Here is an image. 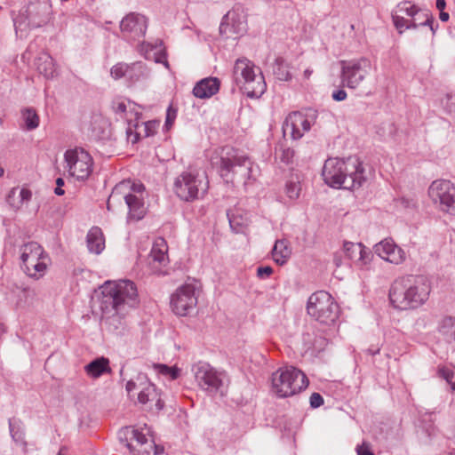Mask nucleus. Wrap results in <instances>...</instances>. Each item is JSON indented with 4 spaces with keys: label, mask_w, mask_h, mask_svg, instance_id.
<instances>
[{
    "label": "nucleus",
    "mask_w": 455,
    "mask_h": 455,
    "mask_svg": "<svg viewBox=\"0 0 455 455\" xmlns=\"http://www.w3.org/2000/svg\"><path fill=\"white\" fill-rule=\"evenodd\" d=\"M102 318L115 329L125 324L130 310L139 304L135 283L130 280L108 281L100 287Z\"/></svg>",
    "instance_id": "nucleus-1"
},
{
    "label": "nucleus",
    "mask_w": 455,
    "mask_h": 455,
    "mask_svg": "<svg viewBox=\"0 0 455 455\" xmlns=\"http://www.w3.org/2000/svg\"><path fill=\"white\" fill-rule=\"evenodd\" d=\"M431 290V283L425 276L403 277L391 285L389 301L398 310L417 309L427 303Z\"/></svg>",
    "instance_id": "nucleus-2"
},
{
    "label": "nucleus",
    "mask_w": 455,
    "mask_h": 455,
    "mask_svg": "<svg viewBox=\"0 0 455 455\" xmlns=\"http://www.w3.org/2000/svg\"><path fill=\"white\" fill-rule=\"evenodd\" d=\"M322 176L325 184L333 188L355 189L365 180L362 163L355 157L327 159Z\"/></svg>",
    "instance_id": "nucleus-3"
},
{
    "label": "nucleus",
    "mask_w": 455,
    "mask_h": 455,
    "mask_svg": "<svg viewBox=\"0 0 455 455\" xmlns=\"http://www.w3.org/2000/svg\"><path fill=\"white\" fill-rule=\"evenodd\" d=\"M258 172V166L245 155L232 148L221 149L220 174L227 183L247 186Z\"/></svg>",
    "instance_id": "nucleus-4"
},
{
    "label": "nucleus",
    "mask_w": 455,
    "mask_h": 455,
    "mask_svg": "<svg viewBox=\"0 0 455 455\" xmlns=\"http://www.w3.org/2000/svg\"><path fill=\"white\" fill-rule=\"evenodd\" d=\"M146 196L147 193L142 183L124 180L114 188L107 203L108 209L111 210L113 204L124 199L129 209L128 220L138 221L147 213Z\"/></svg>",
    "instance_id": "nucleus-5"
},
{
    "label": "nucleus",
    "mask_w": 455,
    "mask_h": 455,
    "mask_svg": "<svg viewBox=\"0 0 455 455\" xmlns=\"http://www.w3.org/2000/svg\"><path fill=\"white\" fill-rule=\"evenodd\" d=\"M308 385L303 371L293 366H283L271 377V390L278 397H289L304 390Z\"/></svg>",
    "instance_id": "nucleus-6"
},
{
    "label": "nucleus",
    "mask_w": 455,
    "mask_h": 455,
    "mask_svg": "<svg viewBox=\"0 0 455 455\" xmlns=\"http://www.w3.org/2000/svg\"><path fill=\"white\" fill-rule=\"evenodd\" d=\"M174 193L182 201L192 202L204 196L209 189L205 172L189 169L181 172L174 181Z\"/></svg>",
    "instance_id": "nucleus-7"
},
{
    "label": "nucleus",
    "mask_w": 455,
    "mask_h": 455,
    "mask_svg": "<svg viewBox=\"0 0 455 455\" xmlns=\"http://www.w3.org/2000/svg\"><path fill=\"white\" fill-rule=\"evenodd\" d=\"M234 76L236 83L242 84L244 92L250 98H259L266 91L267 84L260 68L246 58L236 60L234 66Z\"/></svg>",
    "instance_id": "nucleus-8"
},
{
    "label": "nucleus",
    "mask_w": 455,
    "mask_h": 455,
    "mask_svg": "<svg viewBox=\"0 0 455 455\" xmlns=\"http://www.w3.org/2000/svg\"><path fill=\"white\" fill-rule=\"evenodd\" d=\"M19 253L20 267L28 276L38 280L46 274L51 259L40 244L36 242L24 243Z\"/></svg>",
    "instance_id": "nucleus-9"
},
{
    "label": "nucleus",
    "mask_w": 455,
    "mask_h": 455,
    "mask_svg": "<svg viewBox=\"0 0 455 455\" xmlns=\"http://www.w3.org/2000/svg\"><path fill=\"white\" fill-rule=\"evenodd\" d=\"M150 428L125 427L118 432L120 441L124 442L131 455H156L157 450L153 440L149 439Z\"/></svg>",
    "instance_id": "nucleus-10"
},
{
    "label": "nucleus",
    "mask_w": 455,
    "mask_h": 455,
    "mask_svg": "<svg viewBox=\"0 0 455 455\" xmlns=\"http://www.w3.org/2000/svg\"><path fill=\"white\" fill-rule=\"evenodd\" d=\"M125 388L130 396H134L132 393L138 390V403L148 405L150 411H160L164 407L160 393L145 374H139L135 379L129 380Z\"/></svg>",
    "instance_id": "nucleus-11"
},
{
    "label": "nucleus",
    "mask_w": 455,
    "mask_h": 455,
    "mask_svg": "<svg viewBox=\"0 0 455 455\" xmlns=\"http://www.w3.org/2000/svg\"><path fill=\"white\" fill-rule=\"evenodd\" d=\"M307 310L310 316L323 323L334 322L339 312L333 298L324 291H316L309 297Z\"/></svg>",
    "instance_id": "nucleus-12"
},
{
    "label": "nucleus",
    "mask_w": 455,
    "mask_h": 455,
    "mask_svg": "<svg viewBox=\"0 0 455 455\" xmlns=\"http://www.w3.org/2000/svg\"><path fill=\"white\" fill-rule=\"evenodd\" d=\"M193 371L200 388L210 394H224L228 380L225 372L217 371L206 363L196 364Z\"/></svg>",
    "instance_id": "nucleus-13"
},
{
    "label": "nucleus",
    "mask_w": 455,
    "mask_h": 455,
    "mask_svg": "<svg viewBox=\"0 0 455 455\" xmlns=\"http://www.w3.org/2000/svg\"><path fill=\"white\" fill-rule=\"evenodd\" d=\"M341 82L343 85L356 89L364 81L372 69L371 61L367 58L340 61Z\"/></svg>",
    "instance_id": "nucleus-14"
},
{
    "label": "nucleus",
    "mask_w": 455,
    "mask_h": 455,
    "mask_svg": "<svg viewBox=\"0 0 455 455\" xmlns=\"http://www.w3.org/2000/svg\"><path fill=\"white\" fill-rule=\"evenodd\" d=\"M64 158L70 176L78 180L89 178L92 172L93 160L86 150L82 148L68 149Z\"/></svg>",
    "instance_id": "nucleus-15"
},
{
    "label": "nucleus",
    "mask_w": 455,
    "mask_h": 455,
    "mask_svg": "<svg viewBox=\"0 0 455 455\" xmlns=\"http://www.w3.org/2000/svg\"><path fill=\"white\" fill-rule=\"evenodd\" d=\"M428 196L440 211L455 215V186L451 181H433L428 188Z\"/></svg>",
    "instance_id": "nucleus-16"
},
{
    "label": "nucleus",
    "mask_w": 455,
    "mask_h": 455,
    "mask_svg": "<svg viewBox=\"0 0 455 455\" xmlns=\"http://www.w3.org/2000/svg\"><path fill=\"white\" fill-rule=\"evenodd\" d=\"M316 119V112L312 109L295 111L287 116L283 124V132L292 140L301 139Z\"/></svg>",
    "instance_id": "nucleus-17"
},
{
    "label": "nucleus",
    "mask_w": 455,
    "mask_h": 455,
    "mask_svg": "<svg viewBox=\"0 0 455 455\" xmlns=\"http://www.w3.org/2000/svg\"><path fill=\"white\" fill-rule=\"evenodd\" d=\"M196 305V287L192 283L180 286L171 297V307L177 315H189L195 311Z\"/></svg>",
    "instance_id": "nucleus-18"
},
{
    "label": "nucleus",
    "mask_w": 455,
    "mask_h": 455,
    "mask_svg": "<svg viewBox=\"0 0 455 455\" xmlns=\"http://www.w3.org/2000/svg\"><path fill=\"white\" fill-rule=\"evenodd\" d=\"M246 14L241 6L230 10L222 19L220 32L227 38H236L246 32Z\"/></svg>",
    "instance_id": "nucleus-19"
},
{
    "label": "nucleus",
    "mask_w": 455,
    "mask_h": 455,
    "mask_svg": "<svg viewBox=\"0 0 455 455\" xmlns=\"http://www.w3.org/2000/svg\"><path fill=\"white\" fill-rule=\"evenodd\" d=\"M28 26L40 28L46 25L52 16L51 0H37L31 3L28 10Z\"/></svg>",
    "instance_id": "nucleus-20"
},
{
    "label": "nucleus",
    "mask_w": 455,
    "mask_h": 455,
    "mask_svg": "<svg viewBox=\"0 0 455 455\" xmlns=\"http://www.w3.org/2000/svg\"><path fill=\"white\" fill-rule=\"evenodd\" d=\"M147 29V19L139 13H129L120 22V30L124 37L137 39L144 36Z\"/></svg>",
    "instance_id": "nucleus-21"
},
{
    "label": "nucleus",
    "mask_w": 455,
    "mask_h": 455,
    "mask_svg": "<svg viewBox=\"0 0 455 455\" xmlns=\"http://www.w3.org/2000/svg\"><path fill=\"white\" fill-rule=\"evenodd\" d=\"M112 110L118 119L127 122L128 126L137 121L141 115V108L139 105L121 97L113 100Z\"/></svg>",
    "instance_id": "nucleus-22"
},
{
    "label": "nucleus",
    "mask_w": 455,
    "mask_h": 455,
    "mask_svg": "<svg viewBox=\"0 0 455 455\" xmlns=\"http://www.w3.org/2000/svg\"><path fill=\"white\" fill-rule=\"evenodd\" d=\"M377 255L393 264H400L405 259V252L391 239H385L374 246Z\"/></svg>",
    "instance_id": "nucleus-23"
},
{
    "label": "nucleus",
    "mask_w": 455,
    "mask_h": 455,
    "mask_svg": "<svg viewBox=\"0 0 455 455\" xmlns=\"http://www.w3.org/2000/svg\"><path fill=\"white\" fill-rule=\"evenodd\" d=\"M168 246L164 238H157L155 240L149 257L148 264L154 273H160L162 267L168 263Z\"/></svg>",
    "instance_id": "nucleus-24"
},
{
    "label": "nucleus",
    "mask_w": 455,
    "mask_h": 455,
    "mask_svg": "<svg viewBox=\"0 0 455 455\" xmlns=\"http://www.w3.org/2000/svg\"><path fill=\"white\" fill-rule=\"evenodd\" d=\"M159 127L158 121L133 122L127 127V138L132 143L137 142L140 138H147L156 133Z\"/></svg>",
    "instance_id": "nucleus-25"
},
{
    "label": "nucleus",
    "mask_w": 455,
    "mask_h": 455,
    "mask_svg": "<svg viewBox=\"0 0 455 455\" xmlns=\"http://www.w3.org/2000/svg\"><path fill=\"white\" fill-rule=\"evenodd\" d=\"M220 86V82L217 77H206L196 83L193 94L198 99H209L219 92Z\"/></svg>",
    "instance_id": "nucleus-26"
},
{
    "label": "nucleus",
    "mask_w": 455,
    "mask_h": 455,
    "mask_svg": "<svg viewBox=\"0 0 455 455\" xmlns=\"http://www.w3.org/2000/svg\"><path fill=\"white\" fill-rule=\"evenodd\" d=\"M140 52L148 60H154L156 63H163L166 68H169V63L166 60V52L162 47L161 43L151 44L143 43L140 46Z\"/></svg>",
    "instance_id": "nucleus-27"
},
{
    "label": "nucleus",
    "mask_w": 455,
    "mask_h": 455,
    "mask_svg": "<svg viewBox=\"0 0 455 455\" xmlns=\"http://www.w3.org/2000/svg\"><path fill=\"white\" fill-rule=\"evenodd\" d=\"M32 197V192L27 188H13L7 195L6 202L13 211H19Z\"/></svg>",
    "instance_id": "nucleus-28"
},
{
    "label": "nucleus",
    "mask_w": 455,
    "mask_h": 455,
    "mask_svg": "<svg viewBox=\"0 0 455 455\" xmlns=\"http://www.w3.org/2000/svg\"><path fill=\"white\" fill-rule=\"evenodd\" d=\"M87 245L90 251L100 254L105 248V238L102 230L98 227L90 229L87 235Z\"/></svg>",
    "instance_id": "nucleus-29"
},
{
    "label": "nucleus",
    "mask_w": 455,
    "mask_h": 455,
    "mask_svg": "<svg viewBox=\"0 0 455 455\" xmlns=\"http://www.w3.org/2000/svg\"><path fill=\"white\" fill-rule=\"evenodd\" d=\"M84 371L89 377L97 379L110 371L109 360L105 357H99L85 365Z\"/></svg>",
    "instance_id": "nucleus-30"
},
{
    "label": "nucleus",
    "mask_w": 455,
    "mask_h": 455,
    "mask_svg": "<svg viewBox=\"0 0 455 455\" xmlns=\"http://www.w3.org/2000/svg\"><path fill=\"white\" fill-rule=\"evenodd\" d=\"M228 217L231 228L236 233L243 232L250 222L248 213L240 209L229 212Z\"/></svg>",
    "instance_id": "nucleus-31"
},
{
    "label": "nucleus",
    "mask_w": 455,
    "mask_h": 455,
    "mask_svg": "<svg viewBox=\"0 0 455 455\" xmlns=\"http://www.w3.org/2000/svg\"><path fill=\"white\" fill-rule=\"evenodd\" d=\"M36 69L45 78H52L56 74V68L52 58L46 52H42L36 60Z\"/></svg>",
    "instance_id": "nucleus-32"
},
{
    "label": "nucleus",
    "mask_w": 455,
    "mask_h": 455,
    "mask_svg": "<svg viewBox=\"0 0 455 455\" xmlns=\"http://www.w3.org/2000/svg\"><path fill=\"white\" fill-rule=\"evenodd\" d=\"M291 250L285 239L277 240L272 250L273 259L279 265L284 264L290 258Z\"/></svg>",
    "instance_id": "nucleus-33"
},
{
    "label": "nucleus",
    "mask_w": 455,
    "mask_h": 455,
    "mask_svg": "<svg viewBox=\"0 0 455 455\" xmlns=\"http://www.w3.org/2000/svg\"><path fill=\"white\" fill-rule=\"evenodd\" d=\"M149 76V71L142 62H134L130 65L127 72L126 80L131 84L146 80Z\"/></svg>",
    "instance_id": "nucleus-34"
},
{
    "label": "nucleus",
    "mask_w": 455,
    "mask_h": 455,
    "mask_svg": "<svg viewBox=\"0 0 455 455\" xmlns=\"http://www.w3.org/2000/svg\"><path fill=\"white\" fill-rule=\"evenodd\" d=\"M301 186L299 178L296 177L289 180L284 187L283 193L285 196V203L292 204L300 196Z\"/></svg>",
    "instance_id": "nucleus-35"
},
{
    "label": "nucleus",
    "mask_w": 455,
    "mask_h": 455,
    "mask_svg": "<svg viewBox=\"0 0 455 455\" xmlns=\"http://www.w3.org/2000/svg\"><path fill=\"white\" fill-rule=\"evenodd\" d=\"M372 259L373 255L371 250L365 247L353 261L352 265L359 271H368L371 268Z\"/></svg>",
    "instance_id": "nucleus-36"
},
{
    "label": "nucleus",
    "mask_w": 455,
    "mask_h": 455,
    "mask_svg": "<svg viewBox=\"0 0 455 455\" xmlns=\"http://www.w3.org/2000/svg\"><path fill=\"white\" fill-rule=\"evenodd\" d=\"M392 20L395 28L401 34L405 29L409 28H416L418 24L415 22L414 19L407 20L403 15L395 14L392 12Z\"/></svg>",
    "instance_id": "nucleus-37"
},
{
    "label": "nucleus",
    "mask_w": 455,
    "mask_h": 455,
    "mask_svg": "<svg viewBox=\"0 0 455 455\" xmlns=\"http://www.w3.org/2000/svg\"><path fill=\"white\" fill-rule=\"evenodd\" d=\"M154 369L157 374H160L169 380H174L180 376L181 370L176 366H167L165 364H155Z\"/></svg>",
    "instance_id": "nucleus-38"
},
{
    "label": "nucleus",
    "mask_w": 455,
    "mask_h": 455,
    "mask_svg": "<svg viewBox=\"0 0 455 455\" xmlns=\"http://www.w3.org/2000/svg\"><path fill=\"white\" fill-rule=\"evenodd\" d=\"M419 11V8L410 1H403L396 5L393 13L413 18Z\"/></svg>",
    "instance_id": "nucleus-39"
},
{
    "label": "nucleus",
    "mask_w": 455,
    "mask_h": 455,
    "mask_svg": "<svg viewBox=\"0 0 455 455\" xmlns=\"http://www.w3.org/2000/svg\"><path fill=\"white\" fill-rule=\"evenodd\" d=\"M108 122L101 116H95L92 123V133L97 138L104 137L107 131L108 130Z\"/></svg>",
    "instance_id": "nucleus-40"
},
{
    "label": "nucleus",
    "mask_w": 455,
    "mask_h": 455,
    "mask_svg": "<svg viewBox=\"0 0 455 455\" xmlns=\"http://www.w3.org/2000/svg\"><path fill=\"white\" fill-rule=\"evenodd\" d=\"M365 248V246L361 243H355L352 242H345L343 243V250L346 256L353 262L361 251Z\"/></svg>",
    "instance_id": "nucleus-41"
},
{
    "label": "nucleus",
    "mask_w": 455,
    "mask_h": 455,
    "mask_svg": "<svg viewBox=\"0 0 455 455\" xmlns=\"http://www.w3.org/2000/svg\"><path fill=\"white\" fill-rule=\"evenodd\" d=\"M22 118L28 130H34L39 125V116L32 108L23 110Z\"/></svg>",
    "instance_id": "nucleus-42"
},
{
    "label": "nucleus",
    "mask_w": 455,
    "mask_h": 455,
    "mask_svg": "<svg viewBox=\"0 0 455 455\" xmlns=\"http://www.w3.org/2000/svg\"><path fill=\"white\" fill-rule=\"evenodd\" d=\"M441 333L452 337L455 340V318L447 316L443 318L438 326Z\"/></svg>",
    "instance_id": "nucleus-43"
},
{
    "label": "nucleus",
    "mask_w": 455,
    "mask_h": 455,
    "mask_svg": "<svg viewBox=\"0 0 455 455\" xmlns=\"http://www.w3.org/2000/svg\"><path fill=\"white\" fill-rule=\"evenodd\" d=\"M10 432L16 443H23V431L22 426L20 420L12 419L9 421Z\"/></svg>",
    "instance_id": "nucleus-44"
},
{
    "label": "nucleus",
    "mask_w": 455,
    "mask_h": 455,
    "mask_svg": "<svg viewBox=\"0 0 455 455\" xmlns=\"http://www.w3.org/2000/svg\"><path fill=\"white\" fill-rule=\"evenodd\" d=\"M130 65L126 63H117L112 67L110 70L111 76L114 79L125 78L129 70Z\"/></svg>",
    "instance_id": "nucleus-45"
},
{
    "label": "nucleus",
    "mask_w": 455,
    "mask_h": 455,
    "mask_svg": "<svg viewBox=\"0 0 455 455\" xmlns=\"http://www.w3.org/2000/svg\"><path fill=\"white\" fill-rule=\"evenodd\" d=\"M275 156L279 158L283 163L289 164L292 160L294 156V151L290 148H283L281 147L276 150Z\"/></svg>",
    "instance_id": "nucleus-46"
},
{
    "label": "nucleus",
    "mask_w": 455,
    "mask_h": 455,
    "mask_svg": "<svg viewBox=\"0 0 455 455\" xmlns=\"http://www.w3.org/2000/svg\"><path fill=\"white\" fill-rule=\"evenodd\" d=\"M275 74L280 80L287 81L291 77L290 71L286 65L283 61H278L275 68Z\"/></svg>",
    "instance_id": "nucleus-47"
},
{
    "label": "nucleus",
    "mask_w": 455,
    "mask_h": 455,
    "mask_svg": "<svg viewBox=\"0 0 455 455\" xmlns=\"http://www.w3.org/2000/svg\"><path fill=\"white\" fill-rule=\"evenodd\" d=\"M440 377L446 379V381L451 385V387L453 391H455V376L454 373L447 369V368H441L438 371Z\"/></svg>",
    "instance_id": "nucleus-48"
},
{
    "label": "nucleus",
    "mask_w": 455,
    "mask_h": 455,
    "mask_svg": "<svg viewBox=\"0 0 455 455\" xmlns=\"http://www.w3.org/2000/svg\"><path fill=\"white\" fill-rule=\"evenodd\" d=\"M177 117V109L174 108L172 105L169 106L166 111V119H165V128L169 130L172 127L175 119Z\"/></svg>",
    "instance_id": "nucleus-49"
},
{
    "label": "nucleus",
    "mask_w": 455,
    "mask_h": 455,
    "mask_svg": "<svg viewBox=\"0 0 455 455\" xmlns=\"http://www.w3.org/2000/svg\"><path fill=\"white\" fill-rule=\"evenodd\" d=\"M357 455H374L371 445L367 442H363L362 444L356 446Z\"/></svg>",
    "instance_id": "nucleus-50"
},
{
    "label": "nucleus",
    "mask_w": 455,
    "mask_h": 455,
    "mask_svg": "<svg viewBox=\"0 0 455 455\" xmlns=\"http://www.w3.org/2000/svg\"><path fill=\"white\" fill-rule=\"evenodd\" d=\"M13 22H14L16 35L20 37H22L24 36L23 31L26 29V25H25L24 21L22 20L21 18L20 19L15 18L13 20Z\"/></svg>",
    "instance_id": "nucleus-51"
},
{
    "label": "nucleus",
    "mask_w": 455,
    "mask_h": 455,
    "mask_svg": "<svg viewBox=\"0 0 455 455\" xmlns=\"http://www.w3.org/2000/svg\"><path fill=\"white\" fill-rule=\"evenodd\" d=\"M273 273V268L269 266L259 267L257 269V275L261 278H267Z\"/></svg>",
    "instance_id": "nucleus-52"
},
{
    "label": "nucleus",
    "mask_w": 455,
    "mask_h": 455,
    "mask_svg": "<svg viewBox=\"0 0 455 455\" xmlns=\"http://www.w3.org/2000/svg\"><path fill=\"white\" fill-rule=\"evenodd\" d=\"M323 403L322 395L318 393H313L310 396V405L313 408H318Z\"/></svg>",
    "instance_id": "nucleus-53"
},
{
    "label": "nucleus",
    "mask_w": 455,
    "mask_h": 455,
    "mask_svg": "<svg viewBox=\"0 0 455 455\" xmlns=\"http://www.w3.org/2000/svg\"><path fill=\"white\" fill-rule=\"evenodd\" d=\"M443 106L447 111L455 112V95H447Z\"/></svg>",
    "instance_id": "nucleus-54"
},
{
    "label": "nucleus",
    "mask_w": 455,
    "mask_h": 455,
    "mask_svg": "<svg viewBox=\"0 0 455 455\" xmlns=\"http://www.w3.org/2000/svg\"><path fill=\"white\" fill-rule=\"evenodd\" d=\"M56 188L54 190L55 194L58 196H63L65 191L63 190L62 187L64 186V180L61 178H58L56 180Z\"/></svg>",
    "instance_id": "nucleus-55"
},
{
    "label": "nucleus",
    "mask_w": 455,
    "mask_h": 455,
    "mask_svg": "<svg viewBox=\"0 0 455 455\" xmlns=\"http://www.w3.org/2000/svg\"><path fill=\"white\" fill-rule=\"evenodd\" d=\"M347 96V92L344 90H339L332 93V99L337 101L346 100Z\"/></svg>",
    "instance_id": "nucleus-56"
},
{
    "label": "nucleus",
    "mask_w": 455,
    "mask_h": 455,
    "mask_svg": "<svg viewBox=\"0 0 455 455\" xmlns=\"http://www.w3.org/2000/svg\"><path fill=\"white\" fill-rule=\"evenodd\" d=\"M401 204L404 207H415L416 203L412 199H401Z\"/></svg>",
    "instance_id": "nucleus-57"
},
{
    "label": "nucleus",
    "mask_w": 455,
    "mask_h": 455,
    "mask_svg": "<svg viewBox=\"0 0 455 455\" xmlns=\"http://www.w3.org/2000/svg\"><path fill=\"white\" fill-rule=\"evenodd\" d=\"M445 6H446L445 0H436V8H437L439 11H443V9L445 8Z\"/></svg>",
    "instance_id": "nucleus-58"
},
{
    "label": "nucleus",
    "mask_w": 455,
    "mask_h": 455,
    "mask_svg": "<svg viewBox=\"0 0 455 455\" xmlns=\"http://www.w3.org/2000/svg\"><path fill=\"white\" fill-rule=\"evenodd\" d=\"M449 13L448 12H445L443 11H440V15H439V18L442 21H448L449 20Z\"/></svg>",
    "instance_id": "nucleus-59"
},
{
    "label": "nucleus",
    "mask_w": 455,
    "mask_h": 455,
    "mask_svg": "<svg viewBox=\"0 0 455 455\" xmlns=\"http://www.w3.org/2000/svg\"><path fill=\"white\" fill-rule=\"evenodd\" d=\"M312 73H313V71L311 69H309V68L306 69L304 71V77L306 79H308L310 77V76L312 75Z\"/></svg>",
    "instance_id": "nucleus-60"
},
{
    "label": "nucleus",
    "mask_w": 455,
    "mask_h": 455,
    "mask_svg": "<svg viewBox=\"0 0 455 455\" xmlns=\"http://www.w3.org/2000/svg\"><path fill=\"white\" fill-rule=\"evenodd\" d=\"M420 25H431V20L427 14H426V20L419 23Z\"/></svg>",
    "instance_id": "nucleus-61"
},
{
    "label": "nucleus",
    "mask_w": 455,
    "mask_h": 455,
    "mask_svg": "<svg viewBox=\"0 0 455 455\" xmlns=\"http://www.w3.org/2000/svg\"><path fill=\"white\" fill-rule=\"evenodd\" d=\"M5 331V327L4 325L0 323V336Z\"/></svg>",
    "instance_id": "nucleus-62"
},
{
    "label": "nucleus",
    "mask_w": 455,
    "mask_h": 455,
    "mask_svg": "<svg viewBox=\"0 0 455 455\" xmlns=\"http://www.w3.org/2000/svg\"><path fill=\"white\" fill-rule=\"evenodd\" d=\"M4 168H2L0 166V177H2L4 175Z\"/></svg>",
    "instance_id": "nucleus-63"
},
{
    "label": "nucleus",
    "mask_w": 455,
    "mask_h": 455,
    "mask_svg": "<svg viewBox=\"0 0 455 455\" xmlns=\"http://www.w3.org/2000/svg\"><path fill=\"white\" fill-rule=\"evenodd\" d=\"M449 455H455V453H451V454H449Z\"/></svg>",
    "instance_id": "nucleus-64"
}]
</instances>
